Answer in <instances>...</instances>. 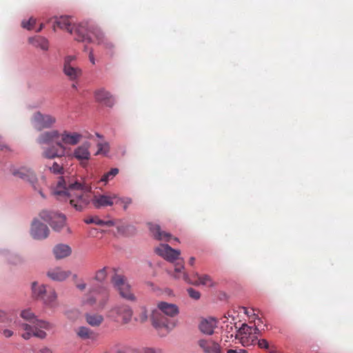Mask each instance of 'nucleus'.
Listing matches in <instances>:
<instances>
[{
	"mask_svg": "<svg viewBox=\"0 0 353 353\" xmlns=\"http://www.w3.org/2000/svg\"><path fill=\"white\" fill-rule=\"evenodd\" d=\"M133 311L130 306L126 304H117L108 312V317L117 323L128 324L130 322Z\"/></svg>",
	"mask_w": 353,
	"mask_h": 353,
	"instance_id": "nucleus-8",
	"label": "nucleus"
},
{
	"mask_svg": "<svg viewBox=\"0 0 353 353\" xmlns=\"http://www.w3.org/2000/svg\"><path fill=\"white\" fill-rule=\"evenodd\" d=\"M94 97L97 101L103 103L108 107H112L114 103V100L110 92L104 89H99L95 91Z\"/></svg>",
	"mask_w": 353,
	"mask_h": 353,
	"instance_id": "nucleus-25",
	"label": "nucleus"
},
{
	"mask_svg": "<svg viewBox=\"0 0 353 353\" xmlns=\"http://www.w3.org/2000/svg\"><path fill=\"white\" fill-rule=\"evenodd\" d=\"M21 317L29 322L31 325H37L40 328L50 330L53 328L52 324L49 322L38 319L30 309H26L21 311Z\"/></svg>",
	"mask_w": 353,
	"mask_h": 353,
	"instance_id": "nucleus-14",
	"label": "nucleus"
},
{
	"mask_svg": "<svg viewBox=\"0 0 353 353\" xmlns=\"http://www.w3.org/2000/svg\"><path fill=\"white\" fill-rule=\"evenodd\" d=\"M56 121L57 119L54 116L42 114L39 111L34 112L30 119L31 124L38 131L52 128Z\"/></svg>",
	"mask_w": 353,
	"mask_h": 353,
	"instance_id": "nucleus-10",
	"label": "nucleus"
},
{
	"mask_svg": "<svg viewBox=\"0 0 353 353\" xmlns=\"http://www.w3.org/2000/svg\"><path fill=\"white\" fill-rule=\"evenodd\" d=\"M112 283L123 299L130 301H136V296L132 292L131 285L125 276L116 274L112 278Z\"/></svg>",
	"mask_w": 353,
	"mask_h": 353,
	"instance_id": "nucleus-9",
	"label": "nucleus"
},
{
	"mask_svg": "<svg viewBox=\"0 0 353 353\" xmlns=\"http://www.w3.org/2000/svg\"><path fill=\"white\" fill-rule=\"evenodd\" d=\"M85 318L86 322L92 327H98L103 321V316L99 314L86 313Z\"/></svg>",
	"mask_w": 353,
	"mask_h": 353,
	"instance_id": "nucleus-32",
	"label": "nucleus"
},
{
	"mask_svg": "<svg viewBox=\"0 0 353 353\" xmlns=\"http://www.w3.org/2000/svg\"><path fill=\"white\" fill-rule=\"evenodd\" d=\"M40 217L48 222L55 231H60L65 223V216L63 214L43 210L39 214Z\"/></svg>",
	"mask_w": 353,
	"mask_h": 353,
	"instance_id": "nucleus-12",
	"label": "nucleus"
},
{
	"mask_svg": "<svg viewBox=\"0 0 353 353\" xmlns=\"http://www.w3.org/2000/svg\"><path fill=\"white\" fill-rule=\"evenodd\" d=\"M76 334L82 340H94L97 334L90 328L84 326L79 327L76 330Z\"/></svg>",
	"mask_w": 353,
	"mask_h": 353,
	"instance_id": "nucleus-30",
	"label": "nucleus"
},
{
	"mask_svg": "<svg viewBox=\"0 0 353 353\" xmlns=\"http://www.w3.org/2000/svg\"><path fill=\"white\" fill-rule=\"evenodd\" d=\"M39 192L40 193L42 197H44V195L43 194L42 192L40 190H39Z\"/></svg>",
	"mask_w": 353,
	"mask_h": 353,
	"instance_id": "nucleus-56",
	"label": "nucleus"
},
{
	"mask_svg": "<svg viewBox=\"0 0 353 353\" xmlns=\"http://www.w3.org/2000/svg\"><path fill=\"white\" fill-rule=\"evenodd\" d=\"M119 173L118 168H112L109 172L104 174L101 179V181L107 183Z\"/></svg>",
	"mask_w": 353,
	"mask_h": 353,
	"instance_id": "nucleus-35",
	"label": "nucleus"
},
{
	"mask_svg": "<svg viewBox=\"0 0 353 353\" xmlns=\"http://www.w3.org/2000/svg\"><path fill=\"white\" fill-rule=\"evenodd\" d=\"M183 269L184 266L183 263H177L175 265L174 273L173 274L174 277L176 279L182 278L186 282L190 283L195 285H203L208 287H213L215 285V283L212 281L211 276L208 274L199 275L198 273H196V279L191 281L188 274L183 271Z\"/></svg>",
	"mask_w": 353,
	"mask_h": 353,
	"instance_id": "nucleus-7",
	"label": "nucleus"
},
{
	"mask_svg": "<svg viewBox=\"0 0 353 353\" xmlns=\"http://www.w3.org/2000/svg\"><path fill=\"white\" fill-rule=\"evenodd\" d=\"M109 296V291L105 287H93L83 300V304L92 306L97 303L99 309H103L108 301Z\"/></svg>",
	"mask_w": 353,
	"mask_h": 353,
	"instance_id": "nucleus-5",
	"label": "nucleus"
},
{
	"mask_svg": "<svg viewBox=\"0 0 353 353\" xmlns=\"http://www.w3.org/2000/svg\"><path fill=\"white\" fill-rule=\"evenodd\" d=\"M97 146L98 151L97 152L96 155L99 154L102 151L103 149V145L101 143H99Z\"/></svg>",
	"mask_w": 353,
	"mask_h": 353,
	"instance_id": "nucleus-50",
	"label": "nucleus"
},
{
	"mask_svg": "<svg viewBox=\"0 0 353 353\" xmlns=\"http://www.w3.org/2000/svg\"><path fill=\"white\" fill-rule=\"evenodd\" d=\"M82 137V134L75 132H71L65 130L62 133H59V138H61L60 142H61L63 145H75L81 141Z\"/></svg>",
	"mask_w": 353,
	"mask_h": 353,
	"instance_id": "nucleus-20",
	"label": "nucleus"
},
{
	"mask_svg": "<svg viewBox=\"0 0 353 353\" xmlns=\"http://www.w3.org/2000/svg\"><path fill=\"white\" fill-rule=\"evenodd\" d=\"M20 326L22 330L26 331V333H23L21 335V336L26 340L30 339L32 336L41 339L46 337V333L41 330L42 328H40L37 325H31L28 323H21Z\"/></svg>",
	"mask_w": 353,
	"mask_h": 353,
	"instance_id": "nucleus-18",
	"label": "nucleus"
},
{
	"mask_svg": "<svg viewBox=\"0 0 353 353\" xmlns=\"http://www.w3.org/2000/svg\"><path fill=\"white\" fill-rule=\"evenodd\" d=\"M41 353H52V350L48 347H43L40 350Z\"/></svg>",
	"mask_w": 353,
	"mask_h": 353,
	"instance_id": "nucleus-49",
	"label": "nucleus"
},
{
	"mask_svg": "<svg viewBox=\"0 0 353 353\" xmlns=\"http://www.w3.org/2000/svg\"><path fill=\"white\" fill-rule=\"evenodd\" d=\"M90 143L89 142H85L80 146H78L74 149L73 156L77 160L81 161V164L85 167L87 165V161L90 158V152L89 148Z\"/></svg>",
	"mask_w": 353,
	"mask_h": 353,
	"instance_id": "nucleus-19",
	"label": "nucleus"
},
{
	"mask_svg": "<svg viewBox=\"0 0 353 353\" xmlns=\"http://www.w3.org/2000/svg\"><path fill=\"white\" fill-rule=\"evenodd\" d=\"M188 292L189 296L195 300L199 299L201 296L200 292L197 290H195L193 288H189L188 290Z\"/></svg>",
	"mask_w": 353,
	"mask_h": 353,
	"instance_id": "nucleus-40",
	"label": "nucleus"
},
{
	"mask_svg": "<svg viewBox=\"0 0 353 353\" xmlns=\"http://www.w3.org/2000/svg\"><path fill=\"white\" fill-rule=\"evenodd\" d=\"M36 23V19H34L33 17H31L29 19V20L28 21H22V27L24 28H26L28 30H32L34 28V26L35 25Z\"/></svg>",
	"mask_w": 353,
	"mask_h": 353,
	"instance_id": "nucleus-39",
	"label": "nucleus"
},
{
	"mask_svg": "<svg viewBox=\"0 0 353 353\" xmlns=\"http://www.w3.org/2000/svg\"><path fill=\"white\" fill-rule=\"evenodd\" d=\"M88 34L92 39V42L96 41L98 45H103L105 48L112 49L114 48L113 43L105 37L103 33L97 27L90 26Z\"/></svg>",
	"mask_w": 353,
	"mask_h": 353,
	"instance_id": "nucleus-15",
	"label": "nucleus"
},
{
	"mask_svg": "<svg viewBox=\"0 0 353 353\" xmlns=\"http://www.w3.org/2000/svg\"><path fill=\"white\" fill-rule=\"evenodd\" d=\"M256 319H257V322H256V323H259L260 328H263V327H262V325L263 324V321L261 320V319L258 318V317L256 316Z\"/></svg>",
	"mask_w": 353,
	"mask_h": 353,
	"instance_id": "nucleus-52",
	"label": "nucleus"
},
{
	"mask_svg": "<svg viewBox=\"0 0 353 353\" xmlns=\"http://www.w3.org/2000/svg\"><path fill=\"white\" fill-rule=\"evenodd\" d=\"M155 252L157 254L170 262H173L178 259L181 254L180 250L173 249L168 244H161L155 248Z\"/></svg>",
	"mask_w": 353,
	"mask_h": 353,
	"instance_id": "nucleus-16",
	"label": "nucleus"
},
{
	"mask_svg": "<svg viewBox=\"0 0 353 353\" xmlns=\"http://www.w3.org/2000/svg\"><path fill=\"white\" fill-rule=\"evenodd\" d=\"M148 318V310L145 307L142 306L139 308V312L135 318V320L141 323H145Z\"/></svg>",
	"mask_w": 353,
	"mask_h": 353,
	"instance_id": "nucleus-34",
	"label": "nucleus"
},
{
	"mask_svg": "<svg viewBox=\"0 0 353 353\" xmlns=\"http://www.w3.org/2000/svg\"><path fill=\"white\" fill-rule=\"evenodd\" d=\"M194 262H195V258L192 256L190 258V260H189V264L191 265V266H193L194 264Z\"/></svg>",
	"mask_w": 353,
	"mask_h": 353,
	"instance_id": "nucleus-51",
	"label": "nucleus"
},
{
	"mask_svg": "<svg viewBox=\"0 0 353 353\" xmlns=\"http://www.w3.org/2000/svg\"><path fill=\"white\" fill-rule=\"evenodd\" d=\"M174 240L176 241H179V239L178 238H174Z\"/></svg>",
	"mask_w": 353,
	"mask_h": 353,
	"instance_id": "nucleus-57",
	"label": "nucleus"
},
{
	"mask_svg": "<svg viewBox=\"0 0 353 353\" xmlns=\"http://www.w3.org/2000/svg\"><path fill=\"white\" fill-rule=\"evenodd\" d=\"M199 344L206 353H221V352L220 345L212 340H200Z\"/></svg>",
	"mask_w": 353,
	"mask_h": 353,
	"instance_id": "nucleus-28",
	"label": "nucleus"
},
{
	"mask_svg": "<svg viewBox=\"0 0 353 353\" xmlns=\"http://www.w3.org/2000/svg\"><path fill=\"white\" fill-rule=\"evenodd\" d=\"M227 353H248V351L243 349H230Z\"/></svg>",
	"mask_w": 353,
	"mask_h": 353,
	"instance_id": "nucleus-45",
	"label": "nucleus"
},
{
	"mask_svg": "<svg viewBox=\"0 0 353 353\" xmlns=\"http://www.w3.org/2000/svg\"><path fill=\"white\" fill-rule=\"evenodd\" d=\"M152 325L157 330L164 329L165 334L170 332L176 327V322L168 319L158 311H153L151 316Z\"/></svg>",
	"mask_w": 353,
	"mask_h": 353,
	"instance_id": "nucleus-13",
	"label": "nucleus"
},
{
	"mask_svg": "<svg viewBox=\"0 0 353 353\" xmlns=\"http://www.w3.org/2000/svg\"><path fill=\"white\" fill-rule=\"evenodd\" d=\"M218 321L215 318L202 319L199 325V330L207 335H212L217 327Z\"/></svg>",
	"mask_w": 353,
	"mask_h": 353,
	"instance_id": "nucleus-23",
	"label": "nucleus"
},
{
	"mask_svg": "<svg viewBox=\"0 0 353 353\" xmlns=\"http://www.w3.org/2000/svg\"><path fill=\"white\" fill-rule=\"evenodd\" d=\"M6 316L5 312L0 310V318L4 317Z\"/></svg>",
	"mask_w": 353,
	"mask_h": 353,
	"instance_id": "nucleus-54",
	"label": "nucleus"
},
{
	"mask_svg": "<svg viewBox=\"0 0 353 353\" xmlns=\"http://www.w3.org/2000/svg\"><path fill=\"white\" fill-rule=\"evenodd\" d=\"M57 28L67 30L74 35L77 41L82 42L92 41V39L88 34L90 26L87 22L81 23L73 28L72 27L71 20L69 17H54L52 25L54 31H56Z\"/></svg>",
	"mask_w": 353,
	"mask_h": 353,
	"instance_id": "nucleus-3",
	"label": "nucleus"
},
{
	"mask_svg": "<svg viewBox=\"0 0 353 353\" xmlns=\"http://www.w3.org/2000/svg\"><path fill=\"white\" fill-rule=\"evenodd\" d=\"M150 231L152 236L157 240L169 241L172 235L169 232L161 230L160 225L157 224L148 223Z\"/></svg>",
	"mask_w": 353,
	"mask_h": 353,
	"instance_id": "nucleus-26",
	"label": "nucleus"
},
{
	"mask_svg": "<svg viewBox=\"0 0 353 353\" xmlns=\"http://www.w3.org/2000/svg\"><path fill=\"white\" fill-rule=\"evenodd\" d=\"M132 203V199L129 197L120 198L117 196L115 201V204H122L125 210H127L128 206Z\"/></svg>",
	"mask_w": 353,
	"mask_h": 353,
	"instance_id": "nucleus-36",
	"label": "nucleus"
},
{
	"mask_svg": "<svg viewBox=\"0 0 353 353\" xmlns=\"http://www.w3.org/2000/svg\"><path fill=\"white\" fill-rule=\"evenodd\" d=\"M59 132L53 130L41 133L37 139V142L41 145V157L47 159L65 156V148L59 141Z\"/></svg>",
	"mask_w": 353,
	"mask_h": 353,
	"instance_id": "nucleus-2",
	"label": "nucleus"
},
{
	"mask_svg": "<svg viewBox=\"0 0 353 353\" xmlns=\"http://www.w3.org/2000/svg\"><path fill=\"white\" fill-rule=\"evenodd\" d=\"M263 328H260L259 323H254V326H249L246 323H243L240 327L235 326L237 329V334L236 338L240 339L241 343L243 346H250L254 345L258 340V336L262 334V331L265 330L266 327L265 324L263 325Z\"/></svg>",
	"mask_w": 353,
	"mask_h": 353,
	"instance_id": "nucleus-4",
	"label": "nucleus"
},
{
	"mask_svg": "<svg viewBox=\"0 0 353 353\" xmlns=\"http://www.w3.org/2000/svg\"><path fill=\"white\" fill-rule=\"evenodd\" d=\"M71 274L70 271H65L61 268L57 267L50 269L47 272V276L53 281H63L68 278Z\"/></svg>",
	"mask_w": 353,
	"mask_h": 353,
	"instance_id": "nucleus-27",
	"label": "nucleus"
},
{
	"mask_svg": "<svg viewBox=\"0 0 353 353\" xmlns=\"http://www.w3.org/2000/svg\"><path fill=\"white\" fill-rule=\"evenodd\" d=\"M2 334L6 338L11 337L13 335V332L8 329H5L3 330Z\"/></svg>",
	"mask_w": 353,
	"mask_h": 353,
	"instance_id": "nucleus-46",
	"label": "nucleus"
},
{
	"mask_svg": "<svg viewBox=\"0 0 353 353\" xmlns=\"http://www.w3.org/2000/svg\"><path fill=\"white\" fill-rule=\"evenodd\" d=\"M106 276H107L106 268H103L98 270L96 272L94 279L98 281L102 282L105 279Z\"/></svg>",
	"mask_w": 353,
	"mask_h": 353,
	"instance_id": "nucleus-38",
	"label": "nucleus"
},
{
	"mask_svg": "<svg viewBox=\"0 0 353 353\" xmlns=\"http://www.w3.org/2000/svg\"><path fill=\"white\" fill-rule=\"evenodd\" d=\"M243 310L244 313L250 316V318H252L254 321L256 320L257 315L254 313V309L249 310L247 307H243Z\"/></svg>",
	"mask_w": 353,
	"mask_h": 353,
	"instance_id": "nucleus-41",
	"label": "nucleus"
},
{
	"mask_svg": "<svg viewBox=\"0 0 353 353\" xmlns=\"http://www.w3.org/2000/svg\"><path fill=\"white\" fill-rule=\"evenodd\" d=\"M117 198V195L114 193L109 194H102L98 196H94L92 202L97 208H99L101 207L112 205L114 203H115Z\"/></svg>",
	"mask_w": 353,
	"mask_h": 353,
	"instance_id": "nucleus-22",
	"label": "nucleus"
},
{
	"mask_svg": "<svg viewBox=\"0 0 353 353\" xmlns=\"http://www.w3.org/2000/svg\"><path fill=\"white\" fill-rule=\"evenodd\" d=\"M259 347L260 348H264V349H268L269 348V343L266 339H258L256 341V343Z\"/></svg>",
	"mask_w": 353,
	"mask_h": 353,
	"instance_id": "nucleus-42",
	"label": "nucleus"
},
{
	"mask_svg": "<svg viewBox=\"0 0 353 353\" xmlns=\"http://www.w3.org/2000/svg\"><path fill=\"white\" fill-rule=\"evenodd\" d=\"M43 28V24L41 23L39 28L37 30V32H40Z\"/></svg>",
	"mask_w": 353,
	"mask_h": 353,
	"instance_id": "nucleus-55",
	"label": "nucleus"
},
{
	"mask_svg": "<svg viewBox=\"0 0 353 353\" xmlns=\"http://www.w3.org/2000/svg\"><path fill=\"white\" fill-rule=\"evenodd\" d=\"M49 228L48 226L38 220H34L32 223L30 234L33 239L42 240L47 238L49 235Z\"/></svg>",
	"mask_w": 353,
	"mask_h": 353,
	"instance_id": "nucleus-17",
	"label": "nucleus"
},
{
	"mask_svg": "<svg viewBox=\"0 0 353 353\" xmlns=\"http://www.w3.org/2000/svg\"><path fill=\"white\" fill-rule=\"evenodd\" d=\"M89 60L94 65L95 64V59L94 57L93 51L91 50L89 52Z\"/></svg>",
	"mask_w": 353,
	"mask_h": 353,
	"instance_id": "nucleus-47",
	"label": "nucleus"
},
{
	"mask_svg": "<svg viewBox=\"0 0 353 353\" xmlns=\"http://www.w3.org/2000/svg\"><path fill=\"white\" fill-rule=\"evenodd\" d=\"M52 193L59 200L69 201L70 205L78 211L83 210L90 199L87 188L79 182L67 181L65 176L59 178Z\"/></svg>",
	"mask_w": 353,
	"mask_h": 353,
	"instance_id": "nucleus-1",
	"label": "nucleus"
},
{
	"mask_svg": "<svg viewBox=\"0 0 353 353\" xmlns=\"http://www.w3.org/2000/svg\"><path fill=\"white\" fill-rule=\"evenodd\" d=\"M32 290L33 296L41 300L44 304L51 307L57 306V294L53 288L45 285H38L37 282H33Z\"/></svg>",
	"mask_w": 353,
	"mask_h": 353,
	"instance_id": "nucleus-6",
	"label": "nucleus"
},
{
	"mask_svg": "<svg viewBox=\"0 0 353 353\" xmlns=\"http://www.w3.org/2000/svg\"><path fill=\"white\" fill-rule=\"evenodd\" d=\"M157 307L162 313L170 317H174L179 313L178 306L174 303L161 301L158 303Z\"/></svg>",
	"mask_w": 353,
	"mask_h": 353,
	"instance_id": "nucleus-24",
	"label": "nucleus"
},
{
	"mask_svg": "<svg viewBox=\"0 0 353 353\" xmlns=\"http://www.w3.org/2000/svg\"><path fill=\"white\" fill-rule=\"evenodd\" d=\"M13 174L17 177L28 181L32 185L34 190H37V179L34 173L31 170L22 168L18 170L14 171Z\"/></svg>",
	"mask_w": 353,
	"mask_h": 353,
	"instance_id": "nucleus-21",
	"label": "nucleus"
},
{
	"mask_svg": "<svg viewBox=\"0 0 353 353\" xmlns=\"http://www.w3.org/2000/svg\"><path fill=\"white\" fill-rule=\"evenodd\" d=\"M137 352V350H118L117 352V353H136Z\"/></svg>",
	"mask_w": 353,
	"mask_h": 353,
	"instance_id": "nucleus-48",
	"label": "nucleus"
},
{
	"mask_svg": "<svg viewBox=\"0 0 353 353\" xmlns=\"http://www.w3.org/2000/svg\"><path fill=\"white\" fill-rule=\"evenodd\" d=\"M87 223H95L99 225H107V226H112L114 223L112 221H103L100 219L99 217L95 216L90 219H88L85 221Z\"/></svg>",
	"mask_w": 353,
	"mask_h": 353,
	"instance_id": "nucleus-33",
	"label": "nucleus"
},
{
	"mask_svg": "<svg viewBox=\"0 0 353 353\" xmlns=\"http://www.w3.org/2000/svg\"><path fill=\"white\" fill-rule=\"evenodd\" d=\"M53 253L56 259H61L71 254V248L67 245L59 244L54 248Z\"/></svg>",
	"mask_w": 353,
	"mask_h": 353,
	"instance_id": "nucleus-29",
	"label": "nucleus"
},
{
	"mask_svg": "<svg viewBox=\"0 0 353 353\" xmlns=\"http://www.w3.org/2000/svg\"><path fill=\"white\" fill-rule=\"evenodd\" d=\"M75 55H68L64 58L63 73L71 81H75L82 75L81 69L76 63Z\"/></svg>",
	"mask_w": 353,
	"mask_h": 353,
	"instance_id": "nucleus-11",
	"label": "nucleus"
},
{
	"mask_svg": "<svg viewBox=\"0 0 353 353\" xmlns=\"http://www.w3.org/2000/svg\"><path fill=\"white\" fill-rule=\"evenodd\" d=\"M29 43L36 48H40L43 50H47L49 47L48 41L41 36L30 37L28 39Z\"/></svg>",
	"mask_w": 353,
	"mask_h": 353,
	"instance_id": "nucleus-31",
	"label": "nucleus"
},
{
	"mask_svg": "<svg viewBox=\"0 0 353 353\" xmlns=\"http://www.w3.org/2000/svg\"><path fill=\"white\" fill-rule=\"evenodd\" d=\"M143 353H163L160 348L145 347L143 350Z\"/></svg>",
	"mask_w": 353,
	"mask_h": 353,
	"instance_id": "nucleus-43",
	"label": "nucleus"
},
{
	"mask_svg": "<svg viewBox=\"0 0 353 353\" xmlns=\"http://www.w3.org/2000/svg\"><path fill=\"white\" fill-rule=\"evenodd\" d=\"M50 171L55 174H63V168L62 165L58 164L57 162L53 163L52 165L49 168Z\"/></svg>",
	"mask_w": 353,
	"mask_h": 353,
	"instance_id": "nucleus-37",
	"label": "nucleus"
},
{
	"mask_svg": "<svg viewBox=\"0 0 353 353\" xmlns=\"http://www.w3.org/2000/svg\"><path fill=\"white\" fill-rule=\"evenodd\" d=\"M86 283L82 279L75 282V286L80 291H83L86 288Z\"/></svg>",
	"mask_w": 353,
	"mask_h": 353,
	"instance_id": "nucleus-44",
	"label": "nucleus"
},
{
	"mask_svg": "<svg viewBox=\"0 0 353 353\" xmlns=\"http://www.w3.org/2000/svg\"><path fill=\"white\" fill-rule=\"evenodd\" d=\"M72 280H73L74 283H75V282L79 281L80 279H78V276L77 274H74L72 276Z\"/></svg>",
	"mask_w": 353,
	"mask_h": 353,
	"instance_id": "nucleus-53",
	"label": "nucleus"
}]
</instances>
